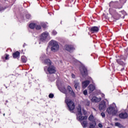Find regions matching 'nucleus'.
<instances>
[{
  "mask_svg": "<svg viewBox=\"0 0 128 128\" xmlns=\"http://www.w3.org/2000/svg\"><path fill=\"white\" fill-rule=\"evenodd\" d=\"M88 84H90V80H86L82 82V86L84 88H86Z\"/></svg>",
  "mask_w": 128,
  "mask_h": 128,
  "instance_id": "obj_17",
  "label": "nucleus"
},
{
  "mask_svg": "<svg viewBox=\"0 0 128 128\" xmlns=\"http://www.w3.org/2000/svg\"><path fill=\"white\" fill-rule=\"evenodd\" d=\"M76 116L77 120H86V118H88V116H82V107H80V106H78V108Z\"/></svg>",
  "mask_w": 128,
  "mask_h": 128,
  "instance_id": "obj_2",
  "label": "nucleus"
},
{
  "mask_svg": "<svg viewBox=\"0 0 128 128\" xmlns=\"http://www.w3.org/2000/svg\"><path fill=\"white\" fill-rule=\"evenodd\" d=\"M72 78H76V75H74V74H72Z\"/></svg>",
  "mask_w": 128,
  "mask_h": 128,
  "instance_id": "obj_35",
  "label": "nucleus"
},
{
  "mask_svg": "<svg viewBox=\"0 0 128 128\" xmlns=\"http://www.w3.org/2000/svg\"><path fill=\"white\" fill-rule=\"evenodd\" d=\"M36 30H40V28H42V26H40V25H38V24H36V26H35Z\"/></svg>",
  "mask_w": 128,
  "mask_h": 128,
  "instance_id": "obj_27",
  "label": "nucleus"
},
{
  "mask_svg": "<svg viewBox=\"0 0 128 128\" xmlns=\"http://www.w3.org/2000/svg\"><path fill=\"white\" fill-rule=\"evenodd\" d=\"M92 102H98L102 100V98H98L96 96H94L91 98Z\"/></svg>",
  "mask_w": 128,
  "mask_h": 128,
  "instance_id": "obj_14",
  "label": "nucleus"
},
{
  "mask_svg": "<svg viewBox=\"0 0 128 128\" xmlns=\"http://www.w3.org/2000/svg\"><path fill=\"white\" fill-rule=\"evenodd\" d=\"M93 110H94L95 112H96V108H93Z\"/></svg>",
  "mask_w": 128,
  "mask_h": 128,
  "instance_id": "obj_38",
  "label": "nucleus"
},
{
  "mask_svg": "<svg viewBox=\"0 0 128 128\" xmlns=\"http://www.w3.org/2000/svg\"><path fill=\"white\" fill-rule=\"evenodd\" d=\"M4 116H5V114H4Z\"/></svg>",
  "mask_w": 128,
  "mask_h": 128,
  "instance_id": "obj_44",
  "label": "nucleus"
},
{
  "mask_svg": "<svg viewBox=\"0 0 128 128\" xmlns=\"http://www.w3.org/2000/svg\"><path fill=\"white\" fill-rule=\"evenodd\" d=\"M47 70L48 74H55V72H56V67L52 65L49 66L48 68L47 69Z\"/></svg>",
  "mask_w": 128,
  "mask_h": 128,
  "instance_id": "obj_8",
  "label": "nucleus"
},
{
  "mask_svg": "<svg viewBox=\"0 0 128 128\" xmlns=\"http://www.w3.org/2000/svg\"><path fill=\"white\" fill-rule=\"evenodd\" d=\"M26 18L28 20H30V14H26Z\"/></svg>",
  "mask_w": 128,
  "mask_h": 128,
  "instance_id": "obj_30",
  "label": "nucleus"
},
{
  "mask_svg": "<svg viewBox=\"0 0 128 128\" xmlns=\"http://www.w3.org/2000/svg\"><path fill=\"white\" fill-rule=\"evenodd\" d=\"M5 59L6 60H8V55H6V56L5 57Z\"/></svg>",
  "mask_w": 128,
  "mask_h": 128,
  "instance_id": "obj_36",
  "label": "nucleus"
},
{
  "mask_svg": "<svg viewBox=\"0 0 128 128\" xmlns=\"http://www.w3.org/2000/svg\"><path fill=\"white\" fill-rule=\"evenodd\" d=\"M52 34H54V36H56V34H57L56 31V30H53Z\"/></svg>",
  "mask_w": 128,
  "mask_h": 128,
  "instance_id": "obj_33",
  "label": "nucleus"
},
{
  "mask_svg": "<svg viewBox=\"0 0 128 128\" xmlns=\"http://www.w3.org/2000/svg\"><path fill=\"white\" fill-rule=\"evenodd\" d=\"M98 108L100 110H106V102L104 101H102L99 104Z\"/></svg>",
  "mask_w": 128,
  "mask_h": 128,
  "instance_id": "obj_9",
  "label": "nucleus"
},
{
  "mask_svg": "<svg viewBox=\"0 0 128 128\" xmlns=\"http://www.w3.org/2000/svg\"><path fill=\"white\" fill-rule=\"evenodd\" d=\"M83 94H84V96H87L88 95V90H84L83 92Z\"/></svg>",
  "mask_w": 128,
  "mask_h": 128,
  "instance_id": "obj_29",
  "label": "nucleus"
},
{
  "mask_svg": "<svg viewBox=\"0 0 128 128\" xmlns=\"http://www.w3.org/2000/svg\"><path fill=\"white\" fill-rule=\"evenodd\" d=\"M42 26H43V28H46V24H44L42 25Z\"/></svg>",
  "mask_w": 128,
  "mask_h": 128,
  "instance_id": "obj_37",
  "label": "nucleus"
},
{
  "mask_svg": "<svg viewBox=\"0 0 128 128\" xmlns=\"http://www.w3.org/2000/svg\"><path fill=\"white\" fill-rule=\"evenodd\" d=\"M84 104L85 106H88L90 104V100H84Z\"/></svg>",
  "mask_w": 128,
  "mask_h": 128,
  "instance_id": "obj_21",
  "label": "nucleus"
},
{
  "mask_svg": "<svg viewBox=\"0 0 128 128\" xmlns=\"http://www.w3.org/2000/svg\"><path fill=\"white\" fill-rule=\"evenodd\" d=\"M88 92L90 94H92V92H94V90H96V86H94L93 84H90L88 88Z\"/></svg>",
  "mask_w": 128,
  "mask_h": 128,
  "instance_id": "obj_12",
  "label": "nucleus"
},
{
  "mask_svg": "<svg viewBox=\"0 0 128 128\" xmlns=\"http://www.w3.org/2000/svg\"><path fill=\"white\" fill-rule=\"evenodd\" d=\"M65 102L70 112H72V110H74V103L72 100L66 98L65 100Z\"/></svg>",
  "mask_w": 128,
  "mask_h": 128,
  "instance_id": "obj_4",
  "label": "nucleus"
},
{
  "mask_svg": "<svg viewBox=\"0 0 128 128\" xmlns=\"http://www.w3.org/2000/svg\"><path fill=\"white\" fill-rule=\"evenodd\" d=\"M36 24L31 23L29 25V28H30L34 29L36 28Z\"/></svg>",
  "mask_w": 128,
  "mask_h": 128,
  "instance_id": "obj_24",
  "label": "nucleus"
},
{
  "mask_svg": "<svg viewBox=\"0 0 128 128\" xmlns=\"http://www.w3.org/2000/svg\"><path fill=\"white\" fill-rule=\"evenodd\" d=\"M106 112L108 114H112V116H116L118 114V108L116 104L113 103L110 105V106L107 108Z\"/></svg>",
  "mask_w": 128,
  "mask_h": 128,
  "instance_id": "obj_1",
  "label": "nucleus"
},
{
  "mask_svg": "<svg viewBox=\"0 0 128 128\" xmlns=\"http://www.w3.org/2000/svg\"><path fill=\"white\" fill-rule=\"evenodd\" d=\"M50 34L48 32H44L40 36V40L42 42H46L47 38H48Z\"/></svg>",
  "mask_w": 128,
  "mask_h": 128,
  "instance_id": "obj_5",
  "label": "nucleus"
},
{
  "mask_svg": "<svg viewBox=\"0 0 128 128\" xmlns=\"http://www.w3.org/2000/svg\"><path fill=\"white\" fill-rule=\"evenodd\" d=\"M80 74L83 76V78H84L85 76H86L88 74V70H86V68L84 67V66H82L80 68Z\"/></svg>",
  "mask_w": 128,
  "mask_h": 128,
  "instance_id": "obj_6",
  "label": "nucleus"
},
{
  "mask_svg": "<svg viewBox=\"0 0 128 128\" xmlns=\"http://www.w3.org/2000/svg\"><path fill=\"white\" fill-rule=\"evenodd\" d=\"M101 116H102V118H106V114H104V112H102Z\"/></svg>",
  "mask_w": 128,
  "mask_h": 128,
  "instance_id": "obj_28",
  "label": "nucleus"
},
{
  "mask_svg": "<svg viewBox=\"0 0 128 128\" xmlns=\"http://www.w3.org/2000/svg\"><path fill=\"white\" fill-rule=\"evenodd\" d=\"M114 4V2H111L110 3V6H112Z\"/></svg>",
  "mask_w": 128,
  "mask_h": 128,
  "instance_id": "obj_31",
  "label": "nucleus"
},
{
  "mask_svg": "<svg viewBox=\"0 0 128 128\" xmlns=\"http://www.w3.org/2000/svg\"><path fill=\"white\" fill-rule=\"evenodd\" d=\"M74 84L76 90H80V82H78V81L77 80H75L74 81Z\"/></svg>",
  "mask_w": 128,
  "mask_h": 128,
  "instance_id": "obj_10",
  "label": "nucleus"
},
{
  "mask_svg": "<svg viewBox=\"0 0 128 128\" xmlns=\"http://www.w3.org/2000/svg\"><path fill=\"white\" fill-rule=\"evenodd\" d=\"M60 90L61 92L65 94H68V90H66V89L64 87H62V88H60Z\"/></svg>",
  "mask_w": 128,
  "mask_h": 128,
  "instance_id": "obj_18",
  "label": "nucleus"
},
{
  "mask_svg": "<svg viewBox=\"0 0 128 128\" xmlns=\"http://www.w3.org/2000/svg\"><path fill=\"white\" fill-rule=\"evenodd\" d=\"M124 70V68H122L121 70L122 71V70Z\"/></svg>",
  "mask_w": 128,
  "mask_h": 128,
  "instance_id": "obj_40",
  "label": "nucleus"
},
{
  "mask_svg": "<svg viewBox=\"0 0 128 128\" xmlns=\"http://www.w3.org/2000/svg\"><path fill=\"white\" fill-rule=\"evenodd\" d=\"M119 116L120 118H122L123 120H124L125 118H127L128 116V113H126V112H122L119 114Z\"/></svg>",
  "mask_w": 128,
  "mask_h": 128,
  "instance_id": "obj_11",
  "label": "nucleus"
},
{
  "mask_svg": "<svg viewBox=\"0 0 128 128\" xmlns=\"http://www.w3.org/2000/svg\"><path fill=\"white\" fill-rule=\"evenodd\" d=\"M40 60H44L43 62L45 64H48V66H50L52 64V62L50 59H46V56L44 55L42 57H40Z\"/></svg>",
  "mask_w": 128,
  "mask_h": 128,
  "instance_id": "obj_7",
  "label": "nucleus"
},
{
  "mask_svg": "<svg viewBox=\"0 0 128 128\" xmlns=\"http://www.w3.org/2000/svg\"><path fill=\"white\" fill-rule=\"evenodd\" d=\"M102 98H104V94H102Z\"/></svg>",
  "mask_w": 128,
  "mask_h": 128,
  "instance_id": "obj_39",
  "label": "nucleus"
},
{
  "mask_svg": "<svg viewBox=\"0 0 128 128\" xmlns=\"http://www.w3.org/2000/svg\"><path fill=\"white\" fill-rule=\"evenodd\" d=\"M67 88L69 94H70L71 96H76V94H74V90H72V88L70 86H68Z\"/></svg>",
  "mask_w": 128,
  "mask_h": 128,
  "instance_id": "obj_15",
  "label": "nucleus"
},
{
  "mask_svg": "<svg viewBox=\"0 0 128 128\" xmlns=\"http://www.w3.org/2000/svg\"><path fill=\"white\" fill-rule=\"evenodd\" d=\"M64 48L65 50H66L70 52L74 50V46L70 45H66L64 46Z\"/></svg>",
  "mask_w": 128,
  "mask_h": 128,
  "instance_id": "obj_13",
  "label": "nucleus"
},
{
  "mask_svg": "<svg viewBox=\"0 0 128 128\" xmlns=\"http://www.w3.org/2000/svg\"><path fill=\"white\" fill-rule=\"evenodd\" d=\"M18 56H20V52L17 51L13 54V58H18Z\"/></svg>",
  "mask_w": 128,
  "mask_h": 128,
  "instance_id": "obj_22",
  "label": "nucleus"
},
{
  "mask_svg": "<svg viewBox=\"0 0 128 128\" xmlns=\"http://www.w3.org/2000/svg\"><path fill=\"white\" fill-rule=\"evenodd\" d=\"M82 126H83V128H86V126H88V122L84 121L82 123Z\"/></svg>",
  "mask_w": 128,
  "mask_h": 128,
  "instance_id": "obj_23",
  "label": "nucleus"
},
{
  "mask_svg": "<svg viewBox=\"0 0 128 128\" xmlns=\"http://www.w3.org/2000/svg\"><path fill=\"white\" fill-rule=\"evenodd\" d=\"M50 44L51 46V50H52V52H58V50L60 46H58V42L52 40L50 42Z\"/></svg>",
  "mask_w": 128,
  "mask_h": 128,
  "instance_id": "obj_3",
  "label": "nucleus"
},
{
  "mask_svg": "<svg viewBox=\"0 0 128 128\" xmlns=\"http://www.w3.org/2000/svg\"><path fill=\"white\" fill-rule=\"evenodd\" d=\"M22 60L23 62H26V58L24 56H22Z\"/></svg>",
  "mask_w": 128,
  "mask_h": 128,
  "instance_id": "obj_25",
  "label": "nucleus"
},
{
  "mask_svg": "<svg viewBox=\"0 0 128 128\" xmlns=\"http://www.w3.org/2000/svg\"><path fill=\"white\" fill-rule=\"evenodd\" d=\"M120 26H122V24H120Z\"/></svg>",
  "mask_w": 128,
  "mask_h": 128,
  "instance_id": "obj_45",
  "label": "nucleus"
},
{
  "mask_svg": "<svg viewBox=\"0 0 128 128\" xmlns=\"http://www.w3.org/2000/svg\"><path fill=\"white\" fill-rule=\"evenodd\" d=\"M98 126L100 128H102V124L100 123H99V124H98Z\"/></svg>",
  "mask_w": 128,
  "mask_h": 128,
  "instance_id": "obj_34",
  "label": "nucleus"
},
{
  "mask_svg": "<svg viewBox=\"0 0 128 128\" xmlns=\"http://www.w3.org/2000/svg\"><path fill=\"white\" fill-rule=\"evenodd\" d=\"M2 10V8L0 7V12Z\"/></svg>",
  "mask_w": 128,
  "mask_h": 128,
  "instance_id": "obj_42",
  "label": "nucleus"
},
{
  "mask_svg": "<svg viewBox=\"0 0 128 128\" xmlns=\"http://www.w3.org/2000/svg\"><path fill=\"white\" fill-rule=\"evenodd\" d=\"M23 46H24V44L23 45Z\"/></svg>",
  "mask_w": 128,
  "mask_h": 128,
  "instance_id": "obj_43",
  "label": "nucleus"
},
{
  "mask_svg": "<svg viewBox=\"0 0 128 128\" xmlns=\"http://www.w3.org/2000/svg\"><path fill=\"white\" fill-rule=\"evenodd\" d=\"M116 62H118V64H120V66H126V64H124L123 62H122V60L120 59L117 60Z\"/></svg>",
  "mask_w": 128,
  "mask_h": 128,
  "instance_id": "obj_20",
  "label": "nucleus"
},
{
  "mask_svg": "<svg viewBox=\"0 0 128 128\" xmlns=\"http://www.w3.org/2000/svg\"><path fill=\"white\" fill-rule=\"evenodd\" d=\"M116 126H118V128H122V126L118 122L115 123Z\"/></svg>",
  "mask_w": 128,
  "mask_h": 128,
  "instance_id": "obj_26",
  "label": "nucleus"
},
{
  "mask_svg": "<svg viewBox=\"0 0 128 128\" xmlns=\"http://www.w3.org/2000/svg\"><path fill=\"white\" fill-rule=\"evenodd\" d=\"M49 98H54V94H50L48 96Z\"/></svg>",
  "mask_w": 128,
  "mask_h": 128,
  "instance_id": "obj_32",
  "label": "nucleus"
},
{
  "mask_svg": "<svg viewBox=\"0 0 128 128\" xmlns=\"http://www.w3.org/2000/svg\"><path fill=\"white\" fill-rule=\"evenodd\" d=\"M83 112H84V114H86V111H84V110H83Z\"/></svg>",
  "mask_w": 128,
  "mask_h": 128,
  "instance_id": "obj_41",
  "label": "nucleus"
},
{
  "mask_svg": "<svg viewBox=\"0 0 128 128\" xmlns=\"http://www.w3.org/2000/svg\"><path fill=\"white\" fill-rule=\"evenodd\" d=\"M98 26H92L90 30L92 32H98Z\"/></svg>",
  "mask_w": 128,
  "mask_h": 128,
  "instance_id": "obj_16",
  "label": "nucleus"
},
{
  "mask_svg": "<svg viewBox=\"0 0 128 128\" xmlns=\"http://www.w3.org/2000/svg\"><path fill=\"white\" fill-rule=\"evenodd\" d=\"M90 122H96V118L92 114H90L88 118Z\"/></svg>",
  "mask_w": 128,
  "mask_h": 128,
  "instance_id": "obj_19",
  "label": "nucleus"
}]
</instances>
